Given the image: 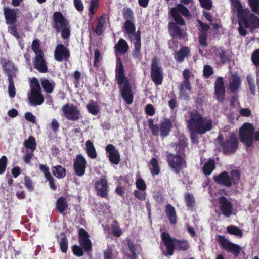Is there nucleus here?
Segmentation results:
<instances>
[{"instance_id": "obj_1", "label": "nucleus", "mask_w": 259, "mask_h": 259, "mask_svg": "<svg viewBox=\"0 0 259 259\" xmlns=\"http://www.w3.org/2000/svg\"><path fill=\"white\" fill-rule=\"evenodd\" d=\"M231 8L237 13L239 34L245 36L247 34L246 29L251 32L259 28V18L254 13H251L248 8L243 9L240 0H230Z\"/></svg>"}, {"instance_id": "obj_2", "label": "nucleus", "mask_w": 259, "mask_h": 259, "mask_svg": "<svg viewBox=\"0 0 259 259\" xmlns=\"http://www.w3.org/2000/svg\"><path fill=\"white\" fill-rule=\"evenodd\" d=\"M187 123L192 139L197 138L196 134L202 135L213 128L212 120L203 117L196 110L190 112V118L187 120Z\"/></svg>"}, {"instance_id": "obj_3", "label": "nucleus", "mask_w": 259, "mask_h": 259, "mask_svg": "<svg viewBox=\"0 0 259 259\" xmlns=\"http://www.w3.org/2000/svg\"><path fill=\"white\" fill-rule=\"evenodd\" d=\"M115 79L117 84L120 87L122 97L127 104L133 102V95L129 80L124 74V69L121 59H116L115 68Z\"/></svg>"}, {"instance_id": "obj_4", "label": "nucleus", "mask_w": 259, "mask_h": 259, "mask_svg": "<svg viewBox=\"0 0 259 259\" xmlns=\"http://www.w3.org/2000/svg\"><path fill=\"white\" fill-rule=\"evenodd\" d=\"M161 242L165 247L164 249L162 245L160 248L162 254L165 256H172L175 250L178 251H186L189 248V242L186 240H179L175 238H172L167 232H163L161 234Z\"/></svg>"}, {"instance_id": "obj_5", "label": "nucleus", "mask_w": 259, "mask_h": 259, "mask_svg": "<svg viewBox=\"0 0 259 259\" xmlns=\"http://www.w3.org/2000/svg\"><path fill=\"white\" fill-rule=\"evenodd\" d=\"M217 141L220 146L221 151L225 155H233L239 149V139L234 133H231L225 138L223 135L219 134Z\"/></svg>"}, {"instance_id": "obj_6", "label": "nucleus", "mask_w": 259, "mask_h": 259, "mask_svg": "<svg viewBox=\"0 0 259 259\" xmlns=\"http://www.w3.org/2000/svg\"><path fill=\"white\" fill-rule=\"evenodd\" d=\"M53 27L57 32H61V37L64 39L69 38L71 31L68 20L60 12L54 13L53 15Z\"/></svg>"}, {"instance_id": "obj_7", "label": "nucleus", "mask_w": 259, "mask_h": 259, "mask_svg": "<svg viewBox=\"0 0 259 259\" xmlns=\"http://www.w3.org/2000/svg\"><path fill=\"white\" fill-rule=\"evenodd\" d=\"M148 127L154 136H158L159 134L162 138L167 137L170 133L172 127L170 119L165 118L161 121L159 125L154 123L152 118L148 119Z\"/></svg>"}, {"instance_id": "obj_8", "label": "nucleus", "mask_w": 259, "mask_h": 259, "mask_svg": "<svg viewBox=\"0 0 259 259\" xmlns=\"http://www.w3.org/2000/svg\"><path fill=\"white\" fill-rule=\"evenodd\" d=\"M254 128L249 122L244 123L239 130V136L241 142L244 143L247 148L251 147L254 140Z\"/></svg>"}, {"instance_id": "obj_9", "label": "nucleus", "mask_w": 259, "mask_h": 259, "mask_svg": "<svg viewBox=\"0 0 259 259\" xmlns=\"http://www.w3.org/2000/svg\"><path fill=\"white\" fill-rule=\"evenodd\" d=\"M166 157L169 166L174 170L176 174H179L182 169L186 168V158H184L183 156L168 153Z\"/></svg>"}, {"instance_id": "obj_10", "label": "nucleus", "mask_w": 259, "mask_h": 259, "mask_svg": "<svg viewBox=\"0 0 259 259\" xmlns=\"http://www.w3.org/2000/svg\"><path fill=\"white\" fill-rule=\"evenodd\" d=\"M150 75L152 80L156 85L162 84L163 79V69L156 57L152 59Z\"/></svg>"}, {"instance_id": "obj_11", "label": "nucleus", "mask_w": 259, "mask_h": 259, "mask_svg": "<svg viewBox=\"0 0 259 259\" xmlns=\"http://www.w3.org/2000/svg\"><path fill=\"white\" fill-rule=\"evenodd\" d=\"M62 111L66 119L71 121H77L82 117L79 108L73 104H64L62 107Z\"/></svg>"}, {"instance_id": "obj_12", "label": "nucleus", "mask_w": 259, "mask_h": 259, "mask_svg": "<svg viewBox=\"0 0 259 259\" xmlns=\"http://www.w3.org/2000/svg\"><path fill=\"white\" fill-rule=\"evenodd\" d=\"M218 240L222 247L233 254L234 257H236L239 255L241 250V248L239 245L230 242L224 236L219 235Z\"/></svg>"}, {"instance_id": "obj_13", "label": "nucleus", "mask_w": 259, "mask_h": 259, "mask_svg": "<svg viewBox=\"0 0 259 259\" xmlns=\"http://www.w3.org/2000/svg\"><path fill=\"white\" fill-rule=\"evenodd\" d=\"M95 189L98 196L101 198H107L108 195L109 186L105 177H102L95 183Z\"/></svg>"}, {"instance_id": "obj_14", "label": "nucleus", "mask_w": 259, "mask_h": 259, "mask_svg": "<svg viewBox=\"0 0 259 259\" xmlns=\"http://www.w3.org/2000/svg\"><path fill=\"white\" fill-rule=\"evenodd\" d=\"M78 242L79 245L83 248L84 251L88 254L92 249V243L90 239V236L86 230L81 228L78 232Z\"/></svg>"}, {"instance_id": "obj_15", "label": "nucleus", "mask_w": 259, "mask_h": 259, "mask_svg": "<svg viewBox=\"0 0 259 259\" xmlns=\"http://www.w3.org/2000/svg\"><path fill=\"white\" fill-rule=\"evenodd\" d=\"M219 209L222 214L227 218L230 217L233 213V205L224 196L220 197L218 199Z\"/></svg>"}, {"instance_id": "obj_16", "label": "nucleus", "mask_w": 259, "mask_h": 259, "mask_svg": "<svg viewBox=\"0 0 259 259\" xmlns=\"http://www.w3.org/2000/svg\"><path fill=\"white\" fill-rule=\"evenodd\" d=\"M198 27V41L200 45L203 47L207 46V38L208 31L210 29L209 26L200 20H197Z\"/></svg>"}, {"instance_id": "obj_17", "label": "nucleus", "mask_w": 259, "mask_h": 259, "mask_svg": "<svg viewBox=\"0 0 259 259\" xmlns=\"http://www.w3.org/2000/svg\"><path fill=\"white\" fill-rule=\"evenodd\" d=\"M214 95L217 100L220 103H223L225 100V87L223 78L218 77L214 82Z\"/></svg>"}, {"instance_id": "obj_18", "label": "nucleus", "mask_w": 259, "mask_h": 259, "mask_svg": "<svg viewBox=\"0 0 259 259\" xmlns=\"http://www.w3.org/2000/svg\"><path fill=\"white\" fill-rule=\"evenodd\" d=\"M87 161L85 158L81 154L76 156L74 161L73 168L76 175L81 177L85 172Z\"/></svg>"}, {"instance_id": "obj_19", "label": "nucleus", "mask_w": 259, "mask_h": 259, "mask_svg": "<svg viewBox=\"0 0 259 259\" xmlns=\"http://www.w3.org/2000/svg\"><path fill=\"white\" fill-rule=\"evenodd\" d=\"M70 56L69 49L62 44H58L54 51L55 59L58 62L68 60Z\"/></svg>"}, {"instance_id": "obj_20", "label": "nucleus", "mask_w": 259, "mask_h": 259, "mask_svg": "<svg viewBox=\"0 0 259 259\" xmlns=\"http://www.w3.org/2000/svg\"><path fill=\"white\" fill-rule=\"evenodd\" d=\"M105 151L108 154L109 161L112 164H118L120 161V155L119 151L116 149L115 146L111 144H108L106 146Z\"/></svg>"}, {"instance_id": "obj_21", "label": "nucleus", "mask_w": 259, "mask_h": 259, "mask_svg": "<svg viewBox=\"0 0 259 259\" xmlns=\"http://www.w3.org/2000/svg\"><path fill=\"white\" fill-rule=\"evenodd\" d=\"M168 31L170 36L173 39L182 40L186 35L184 30L173 22H169L168 23Z\"/></svg>"}, {"instance_id": "obj_22", "label": "nucleus", "mask_w": 259, "mask_h": 259, "mask_svg": "<svg viewBox=\"0 0 259 259\" xmlns=\"http://www.w3.org/2000/svg\"><path fill=\"white\" fill-rule=\"evenodd\" d=\"M33 64L34 68L39 72L45 73L48 71L47 63L44 58V54L35 55Z\"/></svg>"}, {"instance_id": "obj_23", "label": "nucleus", "mask_w": 259, "mask_h": 259, "mask_svg": "<svg viewBox=\"0 0 259 259\" xmlns=\"http://www.w3.org/2000/svg\"><path fill=\"white\" fill-rule=\"evenodd\" d=\"M0 64L2 65L3 71L7 74L8 78L15 76V68L13 63L9 59L5 58H1Z\"/></svg>"}, {"instance_id": "obj_24", "label": "nucleus", "mask_w": 259, "mask_h": 259, "mask_svg": "<svg viewBox=\"0 0 259 259\" xmlns=\"http://www.w3.org/2000/svg\"><path fill=\"white\" fill-rule=\"evenodd\" d=\"M213 180L221 185H223L227 187L231 186V182L229 172L224 171L218 175L213 176Z\"/></svg>"}, {"instance_id": "obj_25", "label": "nucleus", "mask_w": 259, "mask_h": 259, "mask_svg": "<svg viewBox=\"0 0 259 259\" xmlns=\"http://www.w3.org/2000/svg\"><path fill=\"white\" fill-rule=\"evenodd\" d=\"M39 168L44 174L46 180L48 181L50 188L53 190H56L57 186L55 184V179L52 176L49 167L46 165L40 164L39 165Z\"/></svg>"}, {"instance_id": "obj_26", "label": "nucleus", "mask_w": 259, "mask_h": 259, "mask_svg": "<svg viewBox=\"0 0 259 259\" xmlns=\"http://www.w3.org/2000/svg\"><path fill=\"white\" fill-rule=\"evenodd\" d=\"M4 14L7 24L13 25L17 22V16L15 9L4 8Z\"/></svg>"}, {"instance_id": "obj_27", "label": "nucleus", "mask_w": 259, "mask_h": 259, "mask_svg": "<svg viewBox=\"0 0 259 259\" xmlns=\"http://www.w3.org/2000/svg\"><path fill=\"white\" fill-rule=\"evenodd\" d=\"M109 16L104 13L99 18L97 27L95 32L98 35H101L104 32L106 26V21L109 20Z\"/></svg>"}, {"instance_id": "obj_28", "label": "nucleus", "mask_w": 259, "mask_h": 259, "mask_svg": "<svg viewBox=\"0 0 259 259\" xmlns=\"http://www.w3.org/2000/svg\"><path fill=\"white\" fill-rule=\"evenodd\" d=\"M190 53V48L186 46L181 47L179 50L176 51L174 54L175 60L178 63L184 61L185 58L189 55Z\"/></svg>"}, {"instance_id": "obj_29", "label": "nucleus", "mask_w": 259, "mask_h": 259, "mask_svg": "<svg viewBox=\"0 0 259 259\" xmlns=\"http://www.w3.org/2000/svg\"><path fill=\"white\" fill-rule=\"evenodd\" d=\"M28 99L33 105H40L44 101V98L41 92H30Z\"/></svg>"}, {"instance_id": "obj_30", "label": "nucleus", "mask_w": 259, "mask_h": 259, "mask_svg": "<svg viewBox=\"0 0 259 259\" xmlns=\"http://www.w3.org/2000/svg\"><path fill=\"white\" fill-rule=\"evenodd\" d=\"M215 55L219 57L220 62L222 64L228 62L230 60L229 56L223 47L217 48L215 47L213 49Z\"/></svg>"}, {"instance_id": "obj_31", "label": "nucleus", "mask_w": 259, "mask_h": 259, "mask_svg": "<svg viewBox=\"0 0 259 259\" xmlns=\"http://www.w3.org/2000/svg\"><path fill=\"white\" fill-rule=\"evenodd\" d=\"M165 213L170 224L176 225L177 223V214L175 207L170 204L165 206Z\"/></svg>"}, {"instance_id": "obj_32", "label": "nucleus", "mask_w": 259, "mask_h": 259, "mask_svg": "<svg viewBox=\"0 0 259 259\" xmlns=\"http://www.w3.org/2000/svg\"><path fill=\"white\" fill-rule=\"evenodd\" d=\"M188 143L186 140L183 139L179 140L178 143L176 144L175 150L176 154L175 155H180L183 156L184 158H186L185 152L188 148Z\"/></svg>"}, {"instance_id": "obj_33", "label": "nucleus", "mask_w": 259, "mask_h": 259, "mask_svg": "<svg viewBox=\"0 0 259 259\" xmlns=\"http://www.w3.org/2000/svg\"><path fill=\"white\" fill-rule=\"evenodd\" d=\"M134 48L132 52V56L135 59H139L141 57L140 51L141 48V36L139 34L136 36V38L133 39Z\"/></svg>"}, {"instance_id": "obj_34", "label": "nucleus", "mask_w": 259, "mask_h": 259, "mask_svg": "<svg viewBox=\"0 0 259 259\" xmlns=\"http://www.w3.org/2000/svg\"><path fill=\"white\" fill-rule=\"evenodd\" d=\"M124 28L126 32L128 35H133L136 38V36L139 34L141 36V32L139 30L136 32V27L132 21H125L124 23Z\"/></svg>"}, {"instance_id": "obj_35", "label": "nucleus", "mask_w": 259, "mask_h": 259, "mask_svg": "<svg viewBox=\"0 0 259 259\" xmlns=\"http://www.w3.org/2000/svg\"><path fill=\"white\" fill-rule=\"evenodd\" d=\"M215 168V164L214 160L210 158L204 163L202 167V171L205 176H207L210 175Z\"/></svg>"}, {"instance_id": "obj_36", "label": "nucleus", "mask_w": 259, "mask_h": 259, "mask_svg": "<svg viewBox=\"0 0 259 259\" xmlns=\"http://www.w3.org/2000/svg\"><path fill=\"white\" fill-rule=\"evenodd\" d=\"M148 165L153 176L158 175L160 174V167L156 158L153 157L148 163Z\"/></svg>"}, {"instance_id": "obj_37", "label": "nucleus", "mask_w": 259, "mask_h": 259, "mask_svg": "<svg viewBox=\"0 0 259 259\" xmlns=\"http://www.w3.org/2000/svg\"><path fill=\"white\" fill-rule=\"evenodd\" d=\"M68 207V204L65 197L61 196L57 200L56 208L59 213L63 214Z\"/></svg>"}, {"instance_id": "obj_38", "label": "nucleus", "mask_w": 259, "mask_h": 259, "mask_svg": "<svg viewBox=\"0 0 259 259\" xmlns=\"http://www.w3.org/2000/svg\"><path fill=\"white\" fill-rule=\"evenodd\" d=\"M53 175L58 179H62L66 175V170L65 168L61 165H57L53 166L52 168Z\"/></svg>"}, {"instance_id": "obj_39", "label": "nucleus", "mask_w": 259, "mask_h": 259, "mask_svg": "<svg viewBox=\"0 0 259 259\" xmlns=\"http://www.w3.org/2000/svg\"><path fill=\"white\" fill-rule=\"evenodd\" d=\"M40 81L44 91L48 94L52 93L56 85L54 81L46 78H42Z\"/></svg>"}, {"instance_id": "obj_40", "label": "nucleus", "mask_w": 259, "mask_h": 259, "mask_svg": "<svg viewBox=\"0 0 259 259\" xmlns=\"http://www.w3.org/2000/svg\"><path fill=\"white\" fill-rule=\"evenodd\" d=\"M115 49L116 52L124 54L128 51L129 46L124 39L121 38L115 46Z\"/></svg>"}, {"instance_id": "obj_41", "label": "nucleus", "mask_w": 259, "mask_h": 259, "mask_svg": "<svg viewBox=\"0 0 259 259\" xmlns=\"http://www.w3.org/2000/svg\"><path fill=\"white\" fill-rule=\"evenodd\" d=\"M23 145L27 149L32 152H34L36 149L37 146L35 138L32 136H29L28 139L25 140Z\"/></svg>"}, {"instance_id": "obj_42", "label": "nucleus", "mask_w": 259, "mask_h": 259, "mask_svg": "<svg viewBox=\"0 0 259 259\" xmlns=\"http://www.w3.org/2000/svg\"><path fill=\"white\" fill-rule=\"evenodd\" d=\"M88 111L92 115H97L99 111L98 104L96 101L93 100H90L88 104L86 106Z\"/></svg>"}, {"instance_id": "obj_43", "label": "nucleus", "mask_w": 259, "mask_h": 259, "mask_svg": "<svg viewBox=\"0 0 259 259\" xmlns=\"http://www.w3.org/2000/svg\"><path fill=\"white\" fill-rule=\"evenodd\" d=\"M85 146L87 155L92 159L96 158L97 154L93 142L89 140H87L85 142Z\"/></svg>"}, {"instance_id": "obj_44", "label": "nucleus", "mask_w": 259, "mask_h": 259, "mask_svg": "<svg viewBox=\"0 0 259 259\" xmlns=\"http://www.w3.org/2000/svg\"><path fill=\"white\" fill-rule=\"evenodd\" d=\"M61 236L58 241L59 243L60 248L63 253H66L68 248V242L66 234L64 232L60 233Z\"/></svg>"}, {"instance_id": "obj_45", "label": "nucleus", "mask_w": 259, "mask_h": 259, "mask_svg": "<svg viewBox=\"0 0 259 259\" xmlns=\"http://www.w3.org/2000/svg\"><path fill=\"white\" fill-rule=\"evenodd\" d=\"M241 84L240 77L236 74L232 76V80L229 84V88L232 93L235 92Z\"/></svg>"}, {"instance_id": "obj_46", "label": "nucleus", "mask_w": 259, "mask_h": 259, "mask_svg": "<svg viewBox=\"0 0 259 259\" xmlns=\"http://www.w3.org/2000/svg\"><path fill=\"white\" fill-rule=\"evenodd\" d=\"M227 232L230 235H233L238 238H241L243 237V231L238 227L230 225L227 226L226 228Z\"/></svg>"}, {"instance_id": "obj_47", "label": "nucleus", "mask_w": 259, "mask_h": 259, "mask_svg": "<svg viewBox=\"0 0 259 259\" xmlns=\"http://www.w3.org/2000/svg\"><path fill=\"white\" fill-rule=\"evenodd\" d=\"M127 245L131 254H127L126 256L130 259H138V255L137 253V248L134 242L130 239L127 240Z\"/></svg>"}, {"instance_id": "obj_48", "label": "nucleus", "mask_w": 259, "mask_h": 259, "mask_svg": "<svg viewBox=\"0 0 259 259\" xmlns=\"http://www.w3.org/2000/svg\"><path fill=\"white\" fill-rule=\"evenodd\" d=\"M170 13L175 21V23L177 25H184L185 24V21L181 15L176 12V9L175 8H172L171 9Z\"/></svg>"}, {"instance_id": "obj_49", "label": "nucleus", "mask_w": 259, "mask_h": 259, "mask_svg": "<svg viewBox=\"0 0 259 259\" xmlns=\"http://www.w3.org/2000/svg\"><path fill=\"white\" fill-rule=\"evenodd\" d=\"M230 178L231 182V186L232 184L235 185H237L240 179V172L239 170L233 169L230 171Z\"/></svg>"}, {"instance_id": "obj_50", "label": "nucleus", "mask_w": 259, "mask_h": 259, "mask_svg": "<svg viewBox=\"0 0 259 259\" xmlns=\"http://www.w3.org/2000/svg\"><path fill=\"white\" fill-rule=\"evenodd\" d=\"M185 200L187 207L192 210L195 203V199L193 195L189 193H186L185 195Z\"/></svg>"}, {"instance_id": "obj_51", "label": "nucleus", "mask_w": 259, "mask_h": 259, "mask_svg": "<svg viewBox=\"0 0 259 259\" xmlns=\"http://www.w3.org/2000/svg\"><path fill=\"white\" fill-rule=\"evenodd\" d=\"M30 87V92H38L41 91V87L38 79L35 77H33L31 79Z\"/></svg>"}, {"instance_id": "obj_52", "label": "nucleus", "mask_w": 259, "mask_h": 259, "mask_svg": "<svg viewBox=\"0 0 259 259\" xmlns=\"http://www.w3.org/2000/svg\"><path fill=\"white\" fill-rule=\"evenodd\" d=\"M32 49L34 52L35 55L38 54H43L44 52L40 48V44L39 40L36 39L33 40L31 45Z\"/></svg>"}, {"instance_id": "obj_53", "label": "nucleus", "mask_w": 259, "mask_h": 259, "mask_svg": "<svg viewBox=\"0 0 259 259\" xmlns=\"http://www.w3.org/2000/svg\"><path fill=\"white\" fill-rule=\"evenodd\" d=\"M176 9V12L180 14L181 13L183 16L189 17L190 16V13L188 9L182 4H179L176 7H174Z\"/></svg>"}, {"instance_id": "obj_54", "label": "nucleus", "mask_w": 259, "mask_h": 259, "mask_svg": "<svg viewBox=\"0 0 259 259\" xmlns=\"http://www.w3.org/2000/svg\"><path fill=\"white\" fill-rule=\"evenodd\" d=\"M123 16L125 21H132L134 18V13L128 7H124L123 9Z\"/></svg>"}, {"instance_id": "obj_55", "label": "nucleus", "mask_w": 259, "mask_h": 259, "mask_svg": "<svg viewBox=\"0 0 259 259\" xmlns=\"http://www.w3.org/2000/svg\"><path fill=\"white\" fill-rule=\"evenodd\" d=\"M248 5L254 13L259 15V0H248Z\"/></svg>"}, {"instance_id": "obj_56", "label": "nucleus", "mask_w": 259, "mask_h": 259, "mask_svg": "<svg viewBox=\"0 0 259 259\" xmlns=\"http://www.w3.org/2000/svg\"><path fill=\"white\" fill-rule=\"evenodd\" d=\"M72 251L73 254L77 257H81L84 255V250L80 245H73L72 246Z\"/></svg>"}, {"instance_id": "obj_57", "label": "nucleus", "mask_w": 259, "mask_h": 259, "mask_svg": "<svg viewBox=\"0 0 259 259\" xmlns=\"http://www.w3.org/2000/svg\"><path fill=\"white\" fill-rule=\"evenodd\" d=\"M99 6V0H91L89 8V15L92 18L93 15L95 13V9H97Z\"/></svg>"}, {"instance_id": "obj_58", "label": "nucleus", "mask_w": 259, "mask_h": 259, "mask_svg": "<svg viewBox=\"0 0 259 259\" xmlns=\"http://www.w3.org/2000/svg\"><path fill=\"white\" fill-rule=\"evenodd\" d=\"M8 81L9 83L8 87L9 96L10 97L13 98L15 96V88L13 81V78H12V77L10 76V77L8 78Z\"/></svg>"}, {"instance_id": "obj_59", "label": "nucleus", "mask_w": 259, "mask_h": 259, "mask_svg": "<svg viewBox=\"0 0 259 259\" xmlns=\"http://www.w3.org/2000/svg\"><path fill=\"white\" fill-rule=\"evenodd\" d=\"M214 73L212 67L209 65H205L203 68V75L205 78H209Z\"/></svg>"}, {"instance_id": "obj_60", "label": "nucleus", "mask_w": 259, "mask_h": 259, "mask_svg": "<svg viewBox=\"0 0 259 259\" xmlns=\"http://www.w3.org/2000/svg\"><path fill=\"white\" fill-rule=\"evenodd\" d=\"M252 63L256 66L259 67V49L255 50L251 57Z\"/></svg>"}, {"instance_id": "obj_61", "label": "nucleus", "mask_w": 259, "mask_h": 259, "mask_svg": "<svg viewBox=\"0 0 259 259\" xmlns=\"http://www.w3.org/2000/svg\"><path fill=\"white\" fill-rule=\"evenodd\" d=\"M134 196L141 201L146 200V193L145 191H141L139 190H135L133 192Z\"/></svg>"}, {"instance_id": "obj_62", "label": "nucleus", "mask_w": 259, "mask_h": 259, "mask_svg": "<svg viewBox=\"0 0 259 259\" xmlns=\"http://www.w3.org/2000/svg\"><path fill=\"white\" fill-rule=\"evenodd\" d=\"M24 185L27 190L29 191H32L34 189V187L32 181L30 178L28 176H25L24 178Z\"/></svg>"}, {"instance_id": "obj_63", "label": "nucleus", "mask_w": 259, "mask_h": 259, "mask_svg": "<svg viewBox=\"0 0 259 259\" xmlns=\"http://www.w3.org/2000/svg\"><path fill=\"white\" fill-rule=\"evenodd\" d=\"M136 188L141 191H145L147 188L145 181L141 178L136 180Z\"/></svg>"}, {"instance_id": "obj_64", "label": "nucleus", "mask_w": 259, "mask_h": 259, "mask_svg": "<svg viewBox=\"0 0 259 259\" xmlns=\"http://www.w3.org/2000/svg\"><path fill=\"white\" fill-rule=\"evenodd\" d=\"M7 165V158L3 155L0 158V175L4 173Z\"/></svg>"}]
</instances>
